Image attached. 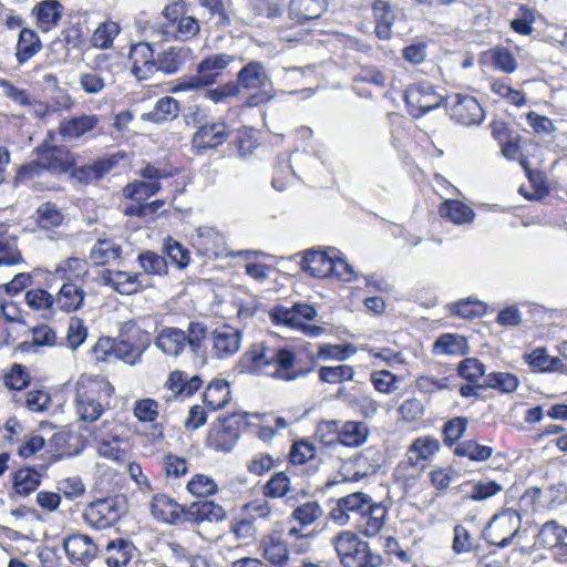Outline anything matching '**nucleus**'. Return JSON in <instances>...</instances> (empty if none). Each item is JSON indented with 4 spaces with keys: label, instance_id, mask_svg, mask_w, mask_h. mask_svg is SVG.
Listing matches in <instances>:
<instances>
[{
    "label": "nucleus",
    "instance_id": "f257e3e1",
    "mask_svg": "<svg viewBox=\"0 0 567 567\" xmlns=\"http://www.w3.org/2000/svg\"><path fill=\"white\" fill-rule=\"evenodd\" d=\"M151 513L156 519L168 524L179 522L190 524L219 523L226 518V511L213 501L202 499L184 507L166 494H156L153 497Z\"/></svg>",
    "mask_w": 567,
    "mask_h": 567
},
{
    "label": "nucleus",
    "instance_id": "f03ea898",
    "mask_svg": "<svg viewBox=\"0 0 567 567\" xmlns=\"http://www.w3.org/2000/svg\"><path fill=\"white\" fill-rule=\"evenodd\" d=\"M250 362V370L284 381H293L306 375L309 370H293L297 358L289 348L266 347L255 344L244 355Z\"/></svg>",
    "mask_w": 567,
    "mask_h": 567
},
{
    "label": "nucleus",
    "instance_id": "7ed1b4c3",
    "mask_svg": "<svg viewBox=\"0 0 567 567\" xmlns=\"http://www.w3.org/2000/svg\"><path fill=\"white\" fill-rule=\"evenodd\" d=\"M344 567H379L382 557L371 550L369 544L352 532H341L332 540Z\"/></svg>",
    "mask_w": 567,
    "mask_h": 567
},
{
    "label": "nucleus",
    "instance_id": "20e7f679",
    "mask_svg": "<svg viewBox=\"0 0 567 567\" xmlns=\"http://www.w3.org/2000/svg\"><path fill=\"white\" fill-rule=\"evenodd\" d=\"M126 512V498L115 495L90 503L83 512V519L95 529H106L116 524Z\"/></svg>",
    "mask_w": 567,
    "mask_h": 567
},
{
    "label": "nucleus",
    "instance_id": "39448f33",
    "mask_svg": "<svg viewBox=\"0 0 567 567\" xmlns=\"http://www.w3.org/2000/svg\"><path fill=\"white\" fill-rule=\"evenodd\" d=\"M520 515L513 508L495 514L483 530V538L499 548L509 546L520 529Z\"/></svg>",
    "mask_w": 567,
    "mask_h": 567
},
{
    "label": "nucleus",
    "instance_id": "423d86ee",
    "mask_svg": "<svg viewBox=\"0 0 567 567\" xmlns=\"http://www.w3.org/2000/svg\"><path fill=\"white\" fill-rule=\"evenodd\" d=\"M112 388L107 383H91L89 386L80 385L76 389V412L81 421L94 422L103 413V395L109 398Z\"/></svg>",
    "mask_w": 567,
    "mask_h": 567
},
{
    "label": "nucleus",
    "instance_id": "0eeeda50",
    "mask_svg": "<svg viewBox=\"0 0 567 567\" xmlns=\"http://www.w3.org/2000/svg\"><path fill=\"white\" fill-rule=\"evenodd\" d=\"M234 55L226 53L213 54L205 58L197 65V75L181 82L172 89V92L194 90L214 83L215 79L221 74L223 70L234 62Z\"/></svg>",
    "mask_w": 567,
    "mask_h": 567
},
{
    "label": "nucleus",
    "instance_id": "6e6552de",
    "mask_svg": "<svg viewBox=\"0 0 567 567\" xmlns=\"http://www.w3.org/2000/svg\"><path fill=\"white\" fill-rule=\"evenodd\" d=\"M37 153L38 159L35 162L22 165L19 168V177H31L34 174H39L41 169H45L54 174H65L72 167V165L62 157L63 151L61 148L44 144L37 147Z\"/></svg>",
    "mask_w": 567,
    "mask_h": 567
},
{
    "label": "nucleus",
    "instance_id": "1a4fd4ad",
    "mask_svg": "<svg viewBox=\"0 0 567 567\" xmlns=\"http://www.w3.org/2000/svg\"><path fill=\"white\" fill-rule=\"evenodd\" d=\"M404 101L410 114L417 118L437 109L443 101V96L434 92L429 84H416L405 91Z\"/></svg>",
    "mask_w": 567,
    "mask_h": 567
},
{
    "label": "nucleus",
    "instance_id": "9d476101",
    "mask_svg": "<svg viewBox=\"0 0 567 567\" xmlns=\"http://www.w3.org/2000/svg\"><path fill=\"white\" fill-rule=\"evenodd\" d=\"M231 130L225 122L202 124L192 137V147L197 152L216 148L230 136Z\"/></svg>",
    "mask_w": 567,
    "mask_h": 567
},
{
    "label": "nucleus",
    "instance_id": "9b49d317",
    "mask_svg": "<svg viewBox=\"0 0 567 567\" xmlns=\"http://www.w3.org/2000/svg\"><path fill=\"white\" fill-rule=\"evenodd\" d=\"M243 333L230 326H223L212 332V353L217 359H228L236 354L241 344Z\"/></svg>",
    "mask_w": 567,
    "mask_h": 567
},
{
    "label": "nucleus",
    "instance_id": "f8f14e48",
    "mask_svg": "<svg viewBox=\"0 0 567 567\" xmlns=\"http://www.w3.org/2000/svg\"><path fill=\"white\" fill-rule=\"evenodd\" d=\"M317 316L318 312L315 307L308 303H295L291 308L277 305L270 310L272 322L282 323L295 329L305 324L302 320L311 321Z\"/></svg>",
    "mask_w": 567,
    "mask_h": 567
},
{
    "label": "nucleus",
    "instance_id": "ddd939ff",
    "mask_svg": "<svg viewBox=\"0 0 567 567\" xmlns=\"http://www.w3.org/2000/svg\"><path fill=\"white\" fill-rule=\"evenodd\" d=\"M64 550L73 564L87 565L97 554V546L93 539L85 535L75 533L64 538Z\"/></svg>",
    "mask_w": 567,
    "mask_h": 567
},
{
    "label": "nucleus",
    "instance_id": "4468645a",
    "mask_svg": "<svg viewBox=\"0 0 567 567\" xmlns=\"http://www.w3.org/2000/svg\"><path fill=\"white\" fill-rule=\"evenodd\" d=\"M193 240L203 252L207 256L216 258L229 256L225 236L214 227L199 226L196 230Z\"/></svg>",
    "mask_w": 567,
    "mask_h": 567
},
{
    "label": "nucleus",
    "instance_id": "2eb2a0df",
    "mask_svg": "<svg viewBox=\"0 0 567 567\" xmlns=\"http://www.w3.org/2000/svg\"><path fill=\"white\" fill-rule=\"evenodd\" d=\"M451 116L463 125H474L482 122L484 111L478 101L470 95H455V101L451 105Z\"/></svg>",
    "mask_w": 567,
    "mask_h": 567
},
{
    "label": "nucleus",
    "instance_id": "dca6fc26",
    "mask_svg": "<svg viewBox=\"0 0 567 567\" xmlns=\"http://www.w3.org/2000/svg\"><path fill=\"white\" fill-rule=\"evenodd\" d=\"M386 516L388 508L381 503H373L371 501L354 524L364 536L374 537L381 532Z\"/></svg>",
    "mask_w": 567,
    "mask_h": 567
},
{
    "label": "nucleus",
    "instance_id": "f3484780",
    "mask_svg": "<svg viewBox=\"0 0 567 567\" xmlns=\"http://www.w3.org/2000/svg\"><path fill=\"white\" fill-rule=\"evenodd\" d=\"M131 71L138 80H146L156 72L154 50L150 43H137L130 51Z\"/></svg>",
    "mask_w": 567,
    "mask_h": 567
},
{
    "label": "nucleus",
    "instance_id": "a211bd4d",
    "mask_svg": "<svg viewBox=\"0 0 567 567\" xmlns=\"http://www.w3.org/2000/svg\"><path fill=\"white\" fill-rule=\"evenodd\" d=\"M100 123L95 114H82L60 122L58 132L64 140H79L91 133Z\"/></svg>",
    "mask_w": 567,
    "mask_h": 567
},
{
    "label": "nucleus",
    "instance_id": "6ab92c4d",
    "mask_svg": "<svg viewBox=\"0 0 567 567\" xmlns=\"http://www.w3.org/2000/svg\"><path fill=\"white\" fill-rule=\"evenodd\" d=\"M567 536V529L555 520L545 523L538 532L537 543L544 547H554L560 561H567V545L564 539Z\"/></svg>",
    "mask_w": 567,
    "mask_h": 567
},
{
    "label": "nucleus",
    "instance_id": "aec40b11",
    "mask_svg": "<svg viewBox=\"0 0 567 567\" xmlns=\"http://www.w3.org/2000/svg\"><path fill=\"white\" fill-rule=\"evenodd\" d=\"M116 165L112 158H100L92 164L71 167L70 177L81 185H87L103 178Z\"/></svg>",
    "mask_w": 567,
    "mask_h": 567
},
{
    "label": "nucleus",
    "instance_id": "412c9836",
    "mask_svg": "<svg viewBox=\"0 0 567 567\" xmlns=\"http://www.w3.org/2000/svg\"><path fill=\"white\" fill-rule=\"evenodd\" d=\"M85 296L84 289L75 281H64L54 297L55 310L65 313L76 311L82 307Z\"/></svg>",
    "mask_w": 567,
    "mask_h": 567
},
{
    "label": "nucleus",
    "instance_id": "4be33fe9",
    "mask_svg": "<svg viewBox=\"0 0 567 567\" xmlns=\"http://www.w3.org/2000/svg\"><path fill=\"white\" fill-rule=\"evenodd\" d=\"M155 346L165 354L177 357L186 346V332L178 328L162 329L155 340Z\"/></svg>",
    "mask_w": 567,
    "mask_h": 567
},
{
    "label": "nucleus",
    "instance_id": "5701e85b",
    "mask_svg": "<svg viewBox=\"0 0 567 567\" xmlns=\"http://www.w3.org/2000/svg\"><path fill=\"white\" fill-rule=\"evenodd\" d=\"M333 255L321 250H309L301 260V268L313 277L324 278L332 275Z\"/></svg>",
    "mask_w": 567,
    "mask_h": 567
},
{
    "label": "nucleus",
    "instance_id": "b1692460",
    "mask_svg": "<svg viewBox=\"0 0 567 567\" xmlns=\"http://www.w3.org/2000/svg\"><path fill=\"white\" fill-rule=\"evenodd\" d=\"M179 112L178 101L172 96H164L156 101L150 112L142 114V120L154 124H163L175 120Z\"/></svg>",
    "mask_w": 567,
    "mask_h": 567
},
{
    "label": "nucleus",
    "instance_id": "393cba45",
    "mask_svg": "<svg viewBox=\"0 0 567 567\" xmlns=\"http://www.w3.org/2000/svg\"><path fill=\"white\" fill-rule=\"evenodd\" d=\"M238 84L245 89H265L269 78L265 66L258 61L246 64L237 74Z\"/></svg>",
    "mask_w": 567,
    "mask_h": 567
},
{
    "label": "nucleus",
    "instance_id": "a878e982",
    "mask_svg": "<svg viewBox=\"0 0 567 567\" xmlns=\"http://www.w3.org/2000/svg\"><path fill=\"white\" fill-rule=\"evenodd\" d=\"M138 278V274L131 275L121 270L113 271L106 269L103 272V280L105 284L112 286L114 290L121 295H133L137 292L141 287Z\"/></svg>",
    "mask_w": 567,
    "mask_h": 567
},
{
    "label": "nucleus",
    "instance_id": "bb28decb",
    "mask_svg": "<svg viewBox=\"0 0 567 567\" xmlns=\"http://www.w3.org/2000/svg\"><path fill=\"white\" fill-rule=\"evenodd\" d=\"M239 439L238 432L224 424L214 425L208 433L207 444L217 452H229Z\"/></svg>",
    "mask_w": 567,
    "mask_h": 567
},
{
    "label": "nucleus",
    "instance_id": "cd10ccee",
    "mask_svg": "<svg viewBox=\"0 0 567 567\" xmlns=\"http://www.w3.org/2000/svg\"><path fill=\"white\" fill-rule=\"evenodd\" d=\"M440 449V442L432 436H421L412 442L406 454V462L411 466L419 465L420 461L430 460Z\"/></svg>",
    "mask_w": 567,
    "mask_h": 567
},
{
    "label": "nucleus",
    "instance_id": "c85d7f7f",
    "mask_svg": "<svg viewBox=\"0 0 567 567\" xmlns=\"http://www.w3.org/2000/svg\"><path fill=\"white\" fill-rule=\"evenodd\" d=\"M230 399L229 383L224 379H214L204 392V403L213 411L225 408Z\"/></svg>",
    "mask_w": 567,
    "mask_h": 567
},
{
    "label": "nucleus",
    "instance_id": "c756f323",
    "mask_svg": "<svg viewBox=\"0 0 567 567\" xmlns=\"http://www.w3.org/2000/svg\"><path fill=\"white\" fill-rule=\"evenodd\" d=\"M122 247L112 238H100L90 251V259L96 266L106 265L121 257Z\"/></svg>",
    "mask_w": 567,
    "mask_h": 567
},
{
    "label": "nucleus",
    "instance_id": "7c9ffc66",
    "mask_svg": "<svg viewBox=\"0 0 567 567\" xmlns=\"http://www.w3.org/2000/svg\"><path fill=\"white\" fill-rule=\"evenodd\" d=\"M368 435L369 429L364 422L347 421L341 424L339 443L349 447H358L367 442Z\"/></svg>",
    "mask_w": 567,
    "mask_h": 567
},
{
    "label": "nucleus",
    "instance_id": "2f4dec72",
    "mask_svg": "<svg viewBox=\"0 0 567 567\" xmlns=\"http://www.w3.org/2000/svg\"><path fill=\"white\" fill-rule=\"evenodd\" d=\"M373 14L375 19V34L381 40H388L392 34V25L395 21V14L391 6L383 0H377L373 3Z\"/></svg>",
    "mask_w": 567,
    "mask_h": 567
},
{
    "label": "nucleus",
    "instance_id": "473e14b6",
    "mask_svg": "<svg viewBox=\"0 0 567 567\" xmlns=\"http://www.w3.org/2000/svg\"><path fill=\"white\" fill-rule=\"evenodd\" d=\"M38 34L30 29H22L16 45V58L19 64H24L41 50Z\"/></svg>",
    "mask_w": 567,
    "mask_h": 567
},
{
    "label": "nucleus",
    "instance_id": "72a5a7b5",
    "mask_svg": "<svg viewBox=\"0 0 567 567\" xmlns=\"http://www.w3.org/2000/svg\"><path fill=\"white\" fill-rule=\"evenodd\" d=\"M134 546L131 542L118 538L106 546V563L109 567H125L133 557Z\"/></svg>",
    "mask_w": 567,
    "mask_h": 567
},
{
    "label": "nucleus",
    "instance_id": "f704fd0d",
    "mask_svg": "<svg viewBox=\"0 0 567 567\" xmlns=\"http://www.w3.org/2000/svg\"><path fill=\"white\" fill-rule=\"evenodd\" d=\"M42 474L33 467H22L13 474V489L21 496H28L41 484Z\"/></svg>",
    "mask_w": 567,
    "mask_h": 567
},
{
    "label": "nucleus",
    "instance_id": "c9c22d12",
    "mask_svg": "<svg viewBox=\"0 0 567 567\" xmlns=\"http://www.w3.org/2000/svg\"><path fill=\"white\" fill-rule=\"evenodd\" d=\"M326 10L323 0H291L290 14L299 22L318 19Z\"/></svg>",
    "mask_w": 567,
    "mask_h": 567
},
{
    "label": "nucleus",
    "instance_id": "e433bc0d",
    "mask_svg": "<svg viewBox=\"0 0 567 567\" xmlns=\"http://www.w3.org/2000/svg\"><path fill=\"white\" fill-rule=\"evenodd\" d=\"M262 555L272 565H284L289 559L287 544L276 535H269L260 543Z\"/></svg>",
    "mask_w": 567,
    "mask_h": 567
},
{
    "label": "nucleus",
    "instance_id": "4c0bfd02",
    "mask_svg": "<svg viewBox=\"0 0 567 567\" xmlns=\"http://www.w3.org/2000/svg\"><path fill=\"white\" fill-rule=\"evenodd\" d=\"M434 351L437 354L464 355L468 352L467 340L460 334L445 333L435 341Z\"/></svg>",
    "mask_w": 567,
    "mask_h": 567
},
{
    "label": "nucleus",
    "instance_id": "58836bf2",
    "mask_svg": "<svg viewBox=\"0 0 567 567\" xmlns=\"http://www.w3.org/2000/svg\"><path fill=\"white\" fill-rule=\"evenodd\" d=\"M519 384L518 378L509 372H491L487 373L481 383V388L494 389L503 393L514 392Z\"/></svg>",
    "mask_w": 567,
    "mask_h": 567
},
{
    "label": "nucleus",
    "instance_id": "ea45409f",
    "mask_svg": "<svg viewBox=\"0 0 567 567\" xmlns=\"http://www.w3.org/2000/svg\"><path fill=\"white\" fill-rule=\"evenodd\" d=\"M159 182H146L135 179L123 188V195L134 202H144L161 190Z\"/></svg>",
    "mask_w": 567,
    "mask_h": 567
},
{
    "label": "nucleus",
    "instance_id": "a19ab883",
    "mask_svg": "<svg viewBox=\"0 0 567 567\" xmlns=\"http://www.w3.org/2000/svg\"><path fill=\"white\" fill-rule=\"evenodd\" d=\"M440 214L454 224H467L474 218L473 209L460 200H446L440 208Z\"/></svg>",
    "mask_w": 567,
    "mask_h": 567
},
{
    "label": "nucleus",
    "instance_id": "79ce46f5",
    "mask_svg": "<svg viewBox=\"0 0 567 567\" xmlns=\"http://www.w3.org/2000/svg\"><path fill=\"white\" fill-rule=\"evenodd\" d=\"M62 6L56 0H44L35 7L38 24L43 29L58 23L62 16Z\"/></svg>",
    "mask_w": 567,
    "mask_h": 567
},
{
    "label": "nucleus",
    "instance_id": "37998d69",
    "mask_svg": "<svg viewBox=\"0 0 567 567\" xmlns=\"http://www.w3.org/2000/svg\"><path fill=\"white\" fill-rule=\"evenodd\" d=\"M145 348L137 347L122 338L113 339V357L131 365L141 361Z\"/></svg>",
    "mask_w": 567,
    "mask_h": 567
},
{
    "label": "nucleus",
    "instance_id": "c03bdc74",
    "mask_svg": "<svg viewBox=\"0 0 567 567\" xmlns=\"http://www.w3.org/2000/svg\"><path fill=\"white\" fill-rule=\"evenodd\" d=\"M137 261L146 275L162 276L167 274L166 258L152 250L142 251L137 257Z\"/></svg>",
    "mask_w": 567,
    "mask_h": 567
},
{
    "label": "nucleus",
    "instance_id": "a18cd8bd",
    "mask_svg": "<svg viewBox=\"0 0 567 567\" xmlns=\"http://www.w3.org/2000/svg\"><path fill=\"white\" fill-rule=\"evenodd\" d=\"M183 63L184 59L182 56V50L169 48L158 54L155 61L156 72H162L168 75L175 74L182 68Z\"/></svg>",
    "mask_w": 567,
    "mask_h": 567
},
{
    "label": "nucleus",
    "instance_id": "49530a36",
    "mask_svg": "<svg viewBox=\"0 0 567 567\" xmlns=\"http://www.w3.org/2000/svg\"><path fill=\"white\" fill-rule=\"evenodd\" d=\"M322 382L337 384L351 381L354 377V369L351 365L342 364L336 367H321L318 371Z\"/></svg>",
    "mask_w": 567,
    "mask_h": 567
},
{
    "label": "nucleus",
    "instance_id": "de8ad7c7",
    "mask_svg": "<svg viewBox=\"0 0 567 567\" xmlns=\"http://www.w3.org/2000/svg\"><path fill=\"white\" fill-rule=\"evenodd\" d=\"M493 449L486 445H481L472 440L460 443L455 447V454L458 456H466L472 461L481 462L486 461L492 456Z\"/></svg>",
    "mask_w": 567,
    "mask_h": 567
},
{
    "label": "nucleus",
    "instance_id": "09e8293b",
    "mask_svg": "<svg viewBox=\"0 0 567 567\" xmlns=\"http://www.w3.org/2000/svg\"><path fill=\"white\" fill-rule=\"evenodd\" d=\"M458 375L471 383H476L482 378L484 380L486 368L476 358H466L462 360L457 368Z\"/></svg>",
    "mask_w": 567,
    "mask_h": 567
},
{
    "label": "nucleus",
    "instance_id": "8fccbe9b",
    "mask_svg": "<svg viewBox=\"0 0 567 567\" xmlns=\"http://www.w3.org/2000/svg\"><path fill=\"white\" fill-rule=\"evenodd\" d=\"M340 501L352 520L355 522L372 499L362 492H355L341 497Z\"/></svg>",
    "mask_w": 567,
    "mask_h": 567
},
{
    "label": "nucleus",
    "instance_id": "3c124183",
    "mask_svg": "<svg viewBox=\"0 0 567 567\" xmlns=\"http://www.w3.org/2000/svg\"><path fill=\"white\" fill-rule=\"evenodd\" d=\"M198 2L212 16L217 17L215 24L218 29L223 30L231 24L230 12L228 11L224 0H198Z\"/></svg>",
    "mask_w": 567,
    "mask_h": 567
},
{
    "label": "nucleus",
    "instance_id": "603ef678",
    "mask_svg": "<svg viewBox=\"0 0 567 567\" xmlns=\"http://www.w3.org/2000/svg\"><path fill=\"white\" fill-rule=\"evenodd\" d=\"M25 302L33 310H50L55 311L54 296L44 289H31L25 293Z\"/></svg>",
    "mask_w": 567,
    "mask_h": 567
},
{
    "label": "nucleus",
    "instance_id": "864d4df0",
    "mask_svg": "<svg viewBox=\"0 0 567 567\" xmlns=\"http://www.w3.org/2000/svg\"><path fill=\"white\" fill-rule=\"evenodd\" d=\"M55 272L64 281H75L86 274L85 261L74 257L68 258L59 265Z\"/></svg>",
    "mask_w": 567,
    "mask_h": 567
},
{
    "label": "nucleus",
    "instance_id": "5fc2aeb1",
    "mask_svg": "<svg viewBox=\"0 0 567 567\" xmlns=\"http://www.w3.org/2000/svg\"><path fill=\"white\" fill-rule=\"evenodd\" d=\"M451 312L465 319H475L484 315L485 305L472 299L461 300L451 306Z\"/></svg>",
    "mask_w": 567,
    "mask_h": 567
},
{
    "label": "nucleus",
    "instance_id": "6e6d98bb",
    "mask_svg": "<svg viewBox=\"0 0 567 567\" xmlns=\"http://www.w3.org/2000/svg\"><path fill=\"white\" fill-rule=\"evenodd\" d=\"M290 491V480L284 472H278L264 486V494L267 497H284Z\"/></svg>",
    "mask_w": 567,
    "mask_h": 567
},
{
    "label": "nucleus",
    "instance_id": "4d7b16f0",
    "mask_svg": "<svg viewBox=\"0 0 567 567\" xmlns=\"http://www.w3.org/2000/svg\"><path fill=\"white\" fill-rule=\"evenodd\" d=\"M323 514L321 506L317 502H307L292 512V517L302 526H309L319 519Z\"/></svg>",
    "mask_w": 567,
    "mask_h": 567
},
{
    "label": "nucleus",
    "instance_id": "13d9d810",
    "mask_svg": "<svg viewBox=\"0 0 567 567\" xmlns=\"http://www.w3.org/2000/svg\"><path fill=\"white\" fill-rule=\"evenodd\" d=\"M37 213H38L37 223L41 228H44V229L56 227L63 220V216L60 213V210L56 208L55 205H53L51 203L42 204L38 208Z\"/></svg>",
    "mask_w": 567,
    "mask_h": 567
},
{
    "label": "nucleus",
    "instance_id": "bf43d9fd",
    "mask_svg": "<svg viewBox=\"0 0 567 567\" xmlns=\"http://www.w3.org/2000/svg\"><path fill=\"white\" fill-rule=\"evenodd\" d=\"M503 491V485L495 481H478L472 485V492L468 498L474 502H482L497 495Z\"/></svg>",
    "mask_w": 567,
    "mask_h": 567
},
{
    "label": "nucleus",
    "instance_id": "052dcab7",
    "mask_svg": "<svg viewBox=\"0 0 567 567\" xmlns=\"http://www.w3.org/2000/svg\"><path fill=\"white\" fill-rule=\"evenodd\" d=\"M187 489L193 495L206 497L217 491V484L210 476L197 474L187 483Z\"/></svg>",
    "mask_w": 567,
    "mask_h": 567
},
{
    "label": "nucleus",
    "instance_id": "680f3d73",
    "mask_svg": "<svg viewBox=\"0 0 567 567\" xmlns=\"http://www.w3.org/2000/svg\"><path fill=\"white\" fill-rule=\"evenodd\" d=\"M208 329L206 324L198 321H192L186 332V344L189 346L194 353H198L204 340L207 338Z\"/></svg>",
    "mask_w": 567,
    "mask_h": 567
},
{
    "label": "nucleus",
    "instance_id": "e2e57ef3",
    "mask_svg": "<svg viewBox=\"0 0 567 567\" xmlns=\"http://www.w3.org/2000/svg\"><path fill=\"white\" fill-rule=\"evenodd\" d=\"M118 33V25L115 22L102 23L93 33V44L101 49L109 48Z\"/></svg>",
    "mask_w": 567,
    "mask_h": 567
},
{
    "label": "nucleus",
    "instance_id": "0e129e2a",
    "mask_svg": "<svg viewBox=\"0 0 567 567\" xmlns=\"http://www.w3.org/2000/svg\"><path fill=\"white\" fill-rule=\"evenodd\" d=\"M467 427V419L457 416L445 423L443 427L444 443L452 446L462 437Z\"/></svg>",
    "mask_w": 567,
    "mask_h": 567
},
{
    "label": "nucleus",
    "instance_id": "69168bd1",
    "mask_svg": "<svg viewBox=\"0 0 567 567\" xmlns=\"http://www.w3.org/2000/svg\"><path fill=\"white\" fill-rule=\"evenodd\" d=\"M24 404L31 412H43L51 404V395L43 390H31L24 395Z\"/></svg>",
    "mask_w": 567,
    "mask_h": 567
},
{
    "label": "nucleus",
    "instance_id": "338daca9",
    "mask_svg": "<svg viewBox=\"0 0 567 567\" xmlns=\"http://www.w3.org/2000/svg\"><path fill=\"white\" fill-rule=\"evenodd\" d=\"M370 380L379 392L391 393L396 389L398 378L388 370L372 372Z\"/></svg>",
    "mask_w": 567,
    "mask_h": 567
},
{
    "label": "nucleus",
    "instance_id": "774afa93",
    "mask_svg": "<svg viewBox=\"0 0 567 567\" xmlns=\"http://www.w3.org/2000/svg\"><path fill=\"white\" fill-rule=\"evenodd\" d=\"M80 85L87 94H97L105 87V79L101 72L92 70L80 76Z\"/></svg>",
    "mask_w": 567,
    "mask_h": 567
}]
</instances>
